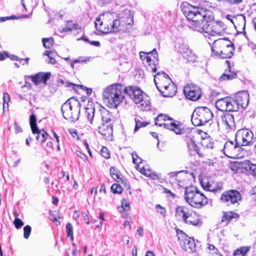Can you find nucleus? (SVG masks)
<instances>
[{"mask_svg": "<svg viewBox=\"0 0 256 256\" xmlns=\"http://www.w3.org/2000/svg\"><path fill=\"white\" fill-rule=\"evenodd\" d=\"M212 54L222 58H232L234 52V44L228 38H220L215 40L212 48Z\"/></svg>", "mask_w": 256, "mask_h": 256, "instance_id": "3", "label": "nucleus"}, {"mask_svg": "<svg viewBox=\"0 0 256 256\" xmlns=\"http://www.w3.org/2000/svg\"><path fill=\"white\" fill-rule=\"evenodd\" d=\"M134 120L136 122V126L134 130V132L138 131L140 128L145 127L150 124V122H142L136 118H134Z\"/></svg>", "mask_w": 256, "mask_h": 256, "instance_id": "41", "label": "nucleus"}, {"mask_svg": "<svg viewBox=\"0 0 256 256\" xmlns=\"http://www.w3.org/2000/svg\"><path fill=\"white\" fill-rule=\"evenodd\" d=\"M163 191H164V193L169 194L170 196H171V197H172V198H174L175 194H173L170 190H169L166 188H164Z\"/></svg>", "mask_w": 256, "mask_h": 256, "instance_id": "57", "label": "nucleus"}, {"mask_svg": "<svg viewBox=\"0 0 256 256\" xmlns=\"http://www.w3.org/2000/svg\"><path fill=\"white\" fill-rule=\"evenodd\" d=\"M100 152L102 156L104 158H108L110 157V154L108 152V150L106 148H102L100 150Z\"/></svg>", "mask_w": 256, "mask_h": 256, "instance_id": "50", "label": "nucleus"}, {"mask_svg": "<svg viewBox=\"0 0 256 256\" xmlns=\"http://www.w3.org/2000/svg\"><path fill=\"white\" fill-rule=\"evenodd\" d=\"M51 73L50 72H40L34 76H30L32 82L38 85L41 83L46 84L47 80L50 78Z\"/></svg>", "mask_w": 256, "mask_h": 256, "instance_id": "22", "label": "nucleus"}, {"mask_svg": "<svg viewBox=\"0 0 256 256\" xmlns=\"http://www.w3.org/2000/svg\"><path fill=\"white\" fill-rule=\"evenodd\" d=\"M163 86V85L162 86ZM164 90L161 93L164 97H172L174 96L177 92L176 86L171 82L168 86H164Z\"/></svg>", "mask_w": 256, "mask_h": 256, "instance_id": "25", "label": "nucleus"}, {"mask_svg": "<svg viewBox=\"0 0 256 256\" xmlns=\"http://www.w3.org/2000/svg\"><path fill=\"white\" fill-rule=\"evenodd\" d=\"M184 92L186 97L193 101L200 98L202 96L200 88L196 86L188 84L184 88Z\"/></svg>", "mask_w": 256, "mask_h": 256, "instance_id": "17", "label": "nucleus"}, {"mask_svg": "<svg viewBox=\"0 0 256 256\" xmlns=\"http://www.w3.org/2000/svg\"><path fill=\"white\" fill-rule=\"evenodd\" d=\"M90 44L92 46L99 47L100 46V42L98 41H90Z\"/></svg>", "mask_w": 256, "mask_h": 256, "instance_id": "61", "label": "nucleus"}, {"mask_svg": "<svg viewBox=\"0 0 256 256\" xmlns=\"http://www.w3.org/2000/svg\"><path fill=\"white\" fill-rule=\"evenodd\" d=\"M98 130L106 138H110L112 136L113 132L112 123L102 124V125L98 128Z\"/></svg>", "mask_w": 256, "mask_h": 256, "instance_id": "23", "label": "nucleus"}, {"mask_svg": "<svg viewBox=\"0 0 256 256\" xmlns=\"http://www.w3.org/2000/svg\"><path fill=\"white\" fill-rule=\"evenodd\" d=\"M155 124L159 126H164L165 128L174 132L176 134H182L184 130L182 124L178 121L174 122L172 118L168 115L160 114L155 118Z\"/></svg>", "mask_w": 256, "mask_h": 256, "instance_id": "6", "label": "nucleus"}, {"mask_svg": "<svg viewBox=\"0 0 256 256\" xmlns=\"http://www.w3.org/2000/svg\"><path fill=\"white\" fill-rule=\"evenodd\" d=\"M111 190L114 194H120L122 191V188L120 186L114 184L111 186Z\"/></svg>", "mask_w": 256, "mask_h": 256, "instance_id": "45", "label": "nucleus"}, {"mask_svg": "<svg viewBox=\"0 0 256 256\" xmlns=\"http://www.w3.org/2000/svg\"><path fill=\"white\" fill-rule=\"evenodd\" d=\"M100 16L98 18H96L94 22V25L96 28L99 31H100L104 33H106L104 32V30H102L103 28H104V16Z\"/></svg>", "mask_w": 256, "mask_h": 256, "instance_id": "32", "label": "nucleus"}, {"mask_svg": "<svg viewBox=\"0 0 256 256\" xmlns=\"http://www.w3.org/2000/svg\"><path fill=\"white\" fill-rule=\"evenodd\" d=\"M236 98L234 99V102L238 106V110H239V106L242 108H246L249 102V94L247 91L243 90L236 94Z\"/></svg>", "mask_w": 256, "mask_h": 256, "instance_id": "18", "label": "nucleus"}, {"mask_svg": "<svg viewBox=\"0 0 256 256\" xmlns=\"http://www.w3.org/2000/svg\"><path fill=\"white\" fill-rule=\"evenodd\" d=\"M182 8L183 14L190 22V28L200 32H211L210 26L214 20V13L211 10L194 6L186 2L182 3Z\"/></svg>", "mask_w": 256, "mask_h": 256, "instance_id": "2", "label": "nucleus"}, {"mask_svg": "<svg viewBox=\"0 0 256 256\" xmlns=\"http://www.w3.org/2000/svg\"><path fill=\"white\" fill-rule=\"evenodd\" d=\"M122 207L124 210H128L130 208V204L128 201L125 199H123L122 200Z\"/></svg>", "mask_w": 256, "mask_h": 256, "instance_id": "52", "label": "nucleus"}, {"mask_svg": "<svg viewBox=\"0 0 256 256\" xmlns=\"http://www.w3.org/2000/svg\"><path fill=\"white\" fill-rule=\"evenodd\" d=\"M239 22L240 24H238V25L240 26V24L242 26V30H245V26H246L245 16H243L242 19L241 20H240Z\"/></svg>", "mask_w": 256, "mask_h": 256, "instance_id": "56", "label": "nucleus"}, {"mask_svg": "<svg viewBox=\"0 0 256 256\" xmlns=\"http://www.w3.org/2000/svg\"><path fill=\"white\" fill-rule=\"evenodd\" d=\"M10 60H16V61L25 60V64L26 65L28 64V62H29V60H30V58H19V57H18V56H15V55H11V56H10Z\"/></svg>", "mask_w": 256, "mask_h": 256, "instance_id": "48", "label": "nucleus"}, {"mask_svg": "<svg viewBox=\"0 0 256 256\" xmlns=\"http://www.w3.org/2000/svg\"><path fill=\"white\" fill-rule=\"evenodd\" d=\"M103 16L104 20V28L102 30H104L106 34L122 31V26L120 25V20L116 14L107 12Z\"/></svg>", "mask_w": 256, "mask_h": 256, "instance_id": "8", "label": "nucleus"}, {"mask_svg": "<svg viewBox=\"0 0 256 256\" xmlns=\"http://www.w3.org/2000/svg\"><path fill=\"white\" fill-rule=\"evenodd\" d=\"M76 154L77 155V156L80 158L82 159L83 160H87L86 156L85 154L82 152L80 151L76 150Z\"/></svg>", "mask_w": 256, "mask_h": 256, "instance_id": "53", "label": "nucleus"}, {"mask_svg": "<svg viewBox=\"0 0 256 256\" xmlns=\"http://www.w3.org/2000/svg\"><path fill=\"white\" fill-rule=\"evenodd\" d=\"M248 173L256 176V164H251Z\"/></svg>", "mask_w": 256, "mask_h": 256, "instance_id": "54", "label": "nucleus"}, {"mask_svg": "<svg viewBox=\"0 0 256 256\" xmlns=\"http://www.w3.org/2000/svg\"><path fill=\"white\" fill-rule=\"evenodd\" d=\"M30 124L33 134L36 132L38 130V128L36 124V116L34 114H32L30 117Z\"/></svg>", "mask_w": 256, "mask_h": 256, "instance_id": "34", "label": "nucleus"}, {"mask_svg": "<svg viewBox=\"0 0 256 256\" xmlns=\"http://www.w3.org/2000/svg\"><path fill=\"white\" fill-rule=\"evenodd\" d=\"M32 228L29 225H26L24 228V237L26 239H28L31 233Z\"/></svg>", "mask_w": 256, "mask_h": 256, "instance_id": "46", "label": "nucleus"}, {"mask_svg": "<svg viewBox=\"0 0 256 256\" xmlns=\"http://www.w3.org/2000/svg\"><path fill=\"white\" fill-rule=\"evenodd\" d=\"M216 107L222 112H237L238 106L234 100L230 97L220 98L216 102Z\"/></svg>", "mask_w": 256, "mask_h": 256, "instance_id": "14", "label": "nucleus"}, {"mask_svg": "<svg viewBox=\"0 0 256 256\" xmlns=\"http://www.w3.org/2000/svg\"><path fill=\"white\" fill-rule=\"evenodd\" d=\"M241 146L238 144V142H235L228 140L226 142L224 148L223 152L226 156L230 158H238L240 156L239 152L241 150Z\"/></svg>", "mask_w": 256, "mask_h": 256, "instance_id": "13", "label": "nucleus"}, {"mask_svg": "<svg viewBox=\"0 0 256 256\" xmlns=\"http://www.w3.org/2000/svg\"><path fill=\"white\" fill-rule=\"evenodd\" d=\"M150 134H152V136L154 138H156V140H158V143H157V146H158V145H159V140H158V134L156 132H150Z\"/></svg>", "mask_w": 256, "mask_h": 256, "instance_id": "62", "label": "nucleus"}, {"mask_svg": "<svg viewBox=\"0 0 256 256\" xmlns=\"http://www.w3.org/2000/svg\"><path fill=\"white\" fill-rule=\"evenodd\" d=\"M208 248L212 254H216L218 252V250L212 244H208Z\"/></svg>", "mask_w": 256, "mask_h": 256, "instance_id": "51", "label": "nucleus"}, {"mask_svg": "<svg viewBox=\"0 0 256 256\" xmlns=\"http://www.w3.org/2000/svg\"><path fill=\"white\" fill-rule=\"evenodd\" d=\"M100 225H97L96 227L101 226L102 225V222L104 220V216L102 213H100Z\"/></svg>", "mask_w": 256, "mask_h": 256, "instance_id": "63", "label": "nucleus"}, {"mask_svg": "<svg viewBox=\"0 0 256 256\" xmlns=\"http://www.w3.org/2000/svg\"><path fill=\"white\" fill-rule=\"evenodd\" d=\"M10 100V97L7 92L4 93L3 94V110L4 111L6 110H8V102Z\"/></svg>", "mask_w": 256, "mask_h": 256, "instance_id": "43", "label": "nucleus"}, {"mask_svg": "<svg viewBox=\"0 0 256 256\" xmlns=\"http://www.w3.org/2000/svg\"><path fill=\"white\" fill-rule=\"evenodd\" d=\"M186 141L190 155L193 156H194L196 154H197L199 157L201 158L204 157V154L200 152L198 146L196 144L194 136H187L186 138Z\"/></svg>", "mask_w": 256, "mask_h": 256, "instance_id": "19", "label": "nucleus"}, {"mask_svg": "<svg viewBox=\"0 0 256 256\" xmlns=\"http://www.w3.org/2000/svg\"><path fill=\"white\" fill-rule=\"evenodd\" d=\"M240 173L249 172L250 168L252 163L249 160H240Z\"/></svg>", "mask_w": 256, "mask_h": 256, "instance_id": "33", "label": "nucleus"}, {"mask_svg": "<svg viewBox=\"0 0 256 256\" xmlns=\"http://www.w3.org/2000/svg\"><path fill=\"white\" fill-rule=\"evenodd\" d=\"M100 111L102 117V124L112 123V114L110 112L103 107Z\"/></svg>", "mask_w": 256, "mask_h": 256, "instance_id": "29", "label": "nucleus"}, {"mask_svg": "<svg viewBox=\"0 0 256 256\" xmlns=\"http://www.w3.org/2000/svg\"><path fill=\"white\" fill-rule=\"evenodd\" d=\"M243 0H229V4H239Z\"/></svg>", "mask_w": 256, "mask_h": 256, "instance_id": "59", "label": "nucleus"}, {"mask_svg": "<svg viewBox=\"0 0 256 256\" xmlns=\"http://www.w3.org/2000/svg\"><path fill=\"white\" fill-rule=\"evenodd\" d=\"M48 59L49 60L48 61V63L51 64H56V60L53 58V54L50 56V58H48Z\"/></svg>", "mask_w": 256, "mask_h": 256, "instance_id": "58", "label": "nucleus"}, {"mask_svg": "<svg viewBox=\"0 0 256 256\" xmlns=\"http://www.w3.org/2000/svg\"><path fill=\"white\" fill-rule=\"evenodd\" d=\"M156 208L158 212L160 213L162 216H164L166 213V210L165 208L162 207L160 204H158L156 206Z\"/></svg>", "mask_w": 256, "mask_h": 256, "instance_id": "49", "label": "nucleus"}, {"mask_svg": "<svg viewBox=\"0 0 256 256\" xmlns=\"http://www.w3.org/2000/svg\"><path fill=\"white\" fill-rule=\"evenodd\" d=\"M140 57L143 64L149 66L148 68V70L153 72H156V66L158 64V54L155 48L148 52H140Z\"/></svg>", "mask_w": 256, "mask_h": 256, "instance_id": "9", "label": "nucleus"}, {"mask_svg": "<svg viewBox=\"0 0 256 256\" xmlns=\"http://www.w3.org/2000/svg\"><path fill=\"white\" fill-rule=\"evenodd\" d=\"M34 134H37V136H36V138L38 141L40 142H44L47 138V136L48 134L47 132L44 130H40L38 129V130L35 132Z\"/></svg>", "mask_w": 256, "mask_h": 256, "instance_id": "37", "label": "nucleus"}, {"mask_svg": "<svg viewBox=\"0 0 256 256\" xmlns=\"http://www.w3.org/2000/svg\"><path fill=\"white\" fill-rule=\"evenodd\" d=\"M220 118L222 124L227 130L230 131L235 129L236 124L232 114L225 112L220 116Z\"/></svg>", "mask_w": 256, "mask_h": 256, "instance_id": "21", "label": "nucleus"}, {"mask_svg": "<svg viewBox=\"0 0 256 256\" xmlns=\"http://www.w3.org/2000/svg\"><path fill=\"white\" fill-rule=\"evenodd\" d=\"M125 95H128L136 104H140L143 110L150 109V102L144 100V92L135 86L126 87L121 84L110 86L102 92V98L110 107L116 108L122 102Z\"/></svg>", "mask_w": 256, "mask_h": 256, "instance_id": "1", "label": "nucleus"}, {"mask_svg": "<svg viewBox=\"0 0 256 256\" xmlns=\"http://www.w3.org/2000/svg\"><path fill=\"white\" fill-rule=\"evenodd\" d=\"M250 247L248 246H242L237 248L234 252V256H244L250 250Z\"/></svg>", "mask_w": 256, "mask_h": 256, "instance_id": "36", "label": "nucleus"}, {"mask_svg": "<svg viewBox=\"0 0 256 256\" xmlns=\"http://www.w3.org/2000/svg\"><path fill=\"white\" fill-rule=\"evenodd\" d=\"M178 48V51L180 53L184 58H186L189 62H195V56L192 53L191 50L189 49L188 45L184 43L178 44L176 46Z\"/></svg>", "mask_w": 256, "mask_h": 256, "instance_id": "20", "label": "nucleus"}, {"mask_svg": "<svg viewBox=\"0 0 256 256\" xmlns=\"http://www.w3.org/2000/svg\"><path fill=\"white\" fill-rule=\"evenodd\" d=\"M14 131L16 134L20 132H22V128L20 126L18 125L16 122H14Z\"/></svg>", "mask_w": 256, "mask_h": 256, "instance_id": "55", "label": "nucleus"}, {"mask_svg": "<svg viewBox=\"0 0 256 256\" xmlns=\"http://www.w3.org/2000/svg\"><path fill=\"white\" fill-rule=\"evenodd\" d=\"M212 117L213 114L210 108L204 106L198 107L194 110L191 121L194 126H198L206 124Z\"/></svg>", "mask_w": 256, "mask_h": 256, "instance_id": "7", "label": "nucleus"}, {"mask_svg": "<svg viewBox=\"0 0 256 256\" xmlns=\"http://www.w3.org/2000/svg\"><path fill=\"white\" fill-rule=\"evenodd\" d=\"M8 56L7 53L6 52H0V60L5 59Z\"/></svg>", "mask_w": 256, "mask_h": 256, "instance_id": "60", "label": "nucleus"}, {"mask_svg": "<svg viewBox=\"0 0 256 256\" xmlns=\"http://www.w3.org/2000/svg\"><path fill=\"white\" fill-rule=\"evenodd\" d=\"M220 200L226 205L229 206L238 203L241 200V195L236 190H229L222 194Z\"/></svg>", "mask_w": 256, "mask_h": 256, "instance_id": "15", "label": "nucleus"}, {"mask_svg": "<svg viewBox=\"0 0 256 256\" xmlns=\"http://www.w3.org/2000/svg\"><path fill=\"white\" fill-rule=\"evenodd\" d=\"M239 161L232 162L230 163V170L234 173H240Z\"/></svg>", "mask_w": 256, "mask_h": 256, "instance_id": "39", "label": "nucleus"}, {"mask_svg": "<svg viewBox=\"0 0 256 256\" xmlns=\"http://www.w3.org/2000/svg\"><path fill=\"white\" fill-rule=\"evenodd\" d=\"M226 63L228 68L219 78L220 82H222L224 80H232L236 78V72H232L230 70V63L228 60H226Z\"/></svg>", "mask_w": 256, "mask_h": 256, "instance_id": "26", "label": "nucleus"}, {"mask_svg": "<svg viewBox=\"0 0 256 256\" xmlns=\"http://www.w3.org/2000/svg\"><path fill=\"white\" fill-rule=\"evenodd\" d=\"M239 217V215L236 213L233 212H226L224 214V216H222V220H232L233 218H236Z\"/></svg>", "mask_w": 256, "mask_h": 256, "instance_id": "38", "label": "nucleus"}, {"mask_svg": "<svg viewBox=\"0 0 256 256\" xmlns=\"http://www.w3.org/2000/svg\"><path fill=\"white\" fill-rule=\"evenodd\" d=\"M59 82H60L62 85H64L66 86L67 87H70L71 86H76V84H74L73 83L68 82V81L66 80H64L60 78L58 80ZM77 86H78V85H76ZM82 90H86V94L88 95H90L92 92V90L90 88H88L84 86H80Z\"/></svg>", "mask_w": 256, "mask_h": 256, "instance_id": "30", "label": "nucleus"}, {"mask_svg": "<svg viewBox=\"0 0 256 256\" xmlns=\"http://www.w3.org/2000/svg\"><path fill=\"white\" fill-rule=\"evenodd\" d=\"M184 192L185 200L192 206L200 208L208 204L206 197L196 187H186Z\"/></svg>", "mask_w": 256, "mask_h": 256, "instance_id": "4", "label": "nucleus"}, {"mask_svg": "<svg viewBox=\"0 0 256 256\" xmlns=\"http://www.w3.org/2000/svg\"><path fill=\"white\" fill-rule=\"evenodd\" d=\"M201 184L204 189L214 192L220 190L222 187V184L220 182L215 184L212 182H205L204 180L201 182Z\"/></svg>", "mask_w": 256, "mask_h": 256, "instance_id": "27", "label": "nucleus"}, {"mask_svg": "<svg viewBox=\"0 0 256 256\" xmlns=\"http://www.w3.org/2000/svg\"><path fill=\"white\" fill-rule=\"evenodd\" d=\"M120 25L122 26V31H126L130 29L134 24L132 16H131L130 11L126 13L124 16L120 17Z\"/></svg>", "mask_w": 256, "mask_h": 256, "instance_id": "24", "label": "nucleus"}, {"mask_svg": "<svg viewBox=\"0 0 256 256\" xmlns=\"http://www.w3.org/2000/svg\"><path fill=\"white\" fill-rule=\"evenodd\" d=\"M52 54H54V52L52 50H46L44 54V55L47 56L48 58H50V56Z\"/></svg>", "mask_w": 256, "mask_h": 256, "instance_id": "64", "label": "nucleus"}, {"mask_svg": "<svg viewBox=\"0 0 256 256\" xmlns=\"http://www.w3.org/2000/svg\"><path fill=\"white\" fill-rule=\"evenodd\" d=\"M110 174L112 176V178L116 182H120L122 184L124 183L126 184V180H123L120 178V176L118 174V171L114 167H112L110 168Z\"/></svg>", "mask_w": 256, "mask_h": 256, "instance_id": "35", "label": "nucleus"}, {"mask_svg": "<svg viewBox=\"0 0 256 256\" xmlns=\"http://www.w3.org/2000/svg\"><path fill=\"white\" fill-rule=\"evenodd\" d=\"M81 104L76 98H70L64 103L61 110L64 118L72 122L78 120L80 112Z\"/></svg>", "mask_w": 256, "mask_h": 256, "instance_id": "5", "label": "nucleus"}, {"mask_svg": "<svg viewBox=\"0 0 256 256\" xmlns=\"http://www.w3.org/2000/svg\"><path fill=\"white\" fill-rule=\"evenodd\" d=\"M178 240L182 249L188 253L196 252V245L194 240L187 236L182 230L178 232Z\"/></svg>", "mask_w": 256, "mask_h": 256, "instance_id": "12", "label": "nucleus"}, {"mask_svg": "<svg viewBox=\"0 0 256 256\" xmlns=\"http://www.w3.org/2000/svg\"><path fill=\"white\" fill-rule=\"evenodd\" d=\"M94 112V108L92 104L88 105V106L85 108L86 116L90 124H92V122Z\"/></svg>", "mask_w": 256, "mask_h": 256, "instance_id": "31", "label": "nucleus"}, {"mask_svg": "<svg viewBox=\"0 0 256 256\" xmlns=\"http://www.w3.org/2000/svg\"><path fill=\"white\" fill-rule=\"evenodd\" d=\"M171 82L172 81L168 76L163 72H158L154 76V84L160 94L164 90V86H168Z\"/></svg>", "mask_w": 256, "mask_h": 256, "instance_id": "16", "label": "nucleus"}, {"mask_svg": "<svg viewBox=\"0 0 256 256\" xmlns=\"http://www.w3.org/2000/svg\"><path fill=\"white\" fill-rule=\"evenodd\" d=\"M44 46L46 48L49 49L52 46L54 40L52 38H43L42 40Z\"/></svg>", "mask_w": 256, "mask_h": 256, "instance_id": "40", "label": "nucleus"}, {"mask_svg": "<svg viewBox=\"0 0 256 256\" xmlns=\"http://www.w3.org/2000/svg\"><path fill=\"white\" fill-rule=\"evenodd\" d=\"M14 225L16 228H20L22 226H24V222L19 218H15L14 221Z\"/></svg>", "mask_w": 256, "mask_h": 256, "instance_id": "47", "label": "nucleus"}, {"mask_svg": "<svg viewBox=\"0 0 256 256\" xmlns=\"http://www.w3.org/2000/svg\"><path fill=\"white\" fill-rule=\"evenodd\" d=\"M78 25L76 24H73L72 22H68L63 28V31L64 32L70 31L73 29H77Z\"/></svg>", "mask_w": 256, "mask_h": 256, "instance_id": "42", "label": "nucleus"}, {"mask_svg": "<svg viewBox=\"0 0 256 256\" xmlns=\"http://www.w3.org/2000/svg\"><path fill=\"white\" fill-rule=\"evenodd\" d=\"M176 216L182 218L185 222L189 224L196 226L200 222L198 215L190 211L186 206H178L176 210Z\"/></svg>", "mask_w": 256, "mask_h": 256, "instance_id": "10", "label": "nucleus"}, {"mask_svg": "<svg viewBox=\"0 0 256 256\" xmlns=\"http://www.w3.org/2000/svg\"><path fill=\"white\" fill-rule=\"evenodd\" d=\"M66 232L67 234V236H70V239L72 240H74V236H73V228L71 224L68 223L66 225Z\"/></svg>", "mask_w": 256, "mask_h": 256, "instance_id": "44", "label": "nucleus"}, {"mask_svg": "<svg viewBox=\"0 0 256 256\" xmlns=\"http://www.w3.org/2000/svg\"><path fill=\"white\" fill-rule=\"evenodd\" d=\"M254 134L248 128H242L237 131L235 140L242 146H251L254 143Z\"/></svg>", "mask_w": 256, "mask_h": 256, "instance_id": "11", "label": "nucleus"}, {"mask_svg": "<svg viewBox=\"0 0 256 256\" xmlns=\"http://www.w3.org/2000/svg\"><path fill=\"white\" fill-rule=\"evenodd\" d=\"M132 162L134 164L138 165V167L140 169V172L146 176H150V172L148 170L147 172L144 166L141 167L140 164L142 162V159L139 158L136 153L132 154Z\"/></svg>", "mask_w": 256, "mask_h": 256, "instance_id": "28", "label": "nucleus"}]
</instances>
